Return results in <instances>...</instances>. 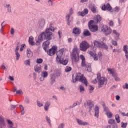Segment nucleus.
<instances>
[{
	"mask_svg": "<svg viewBox=\"0 0 128 128\" xmlns=\"http://www.w3.org/2000/svg\"><path fill=\"white\" fill-rule=\"evenodd\" d=\"M48 72L43 71L42 72L41 76L42 78H48Z\"/></svg>",
	"mask_w": 128,
	"mask_h": 128,
	"instance_id": "473e14b6",
	"label": "nucleus"
},
{
	"mask_svg": "<svg viewBox=\"0 0 128 128\" xmlns=\"http://www.w3.org/2000/svg\"><path fill=\"white\" fill-rule=\"evenodd\" d=\"M126 126H128V122L124 123V122H121V128H126Z\"/></svg>",
	"mask_w": 128,
	"mask_h": 128,
	"instance_id": "a19ab883",
	"label": "nucleus"
},
{
	"mask_svg": "<svg viewBox=\"0 0 128 128\" xmlns=\"http://www.w3.org/2000/svg\"><path fill=\"white\" fill-rule=\"evenodd\" d=\"M4 22L2 23L1 26H2V28L0 30V32L2 34V32H4V30L2 28H4Z\"/></svg>",
	"mask_w": 128,
	"mask_h": 128,
	"instance_id": "5fc2aeb1",
	"label": "nucleus"
},
{
	"mask_svg": "<svg viewBox=\"0 0 128 128\" xmlns=\"http://www.w3.org/2000/svg\"><path fill=\"white\" fill-rule=\"evenodd\" d=\"M50 106V102H46L45 104V105L44 106V110H46V112H48V108Z\"/></svg>",
	"mask_w": 128,
	"mask_h": 128,
	"instance_id": "cd10ccee",
	"label": "nucleus"
},
{
	"mask_svg": "<svg viewBox=\"0 0 128 128\" xmlns=\"http://www.w3.org/2000/svg\"><path fill=\"white\" fill-rule=\"evenodd\" d=\"M92 84H97L98 83V80H96V79H95L92 81Z\"/></svg>",
	"mask_w": 128,
	"mask_h": 128,
	"instance_id": "774afa93",
	"label": "nucleus"
},
{
	"mask_svg": "<svg viewBox=\"0 0 128 128\" xmlns=\"http://www.w3.org/2000/svg\"><path fill=\"white\" fill-rule=\"evenodd\" d=\"M24 64L26 66H30V60H26L24 62Z\"/></svg>",
	"mask_w": 128,
	"mask_h": 128,
	"instance_id": "58836bf2",
	"label": "nucleus"
},
{
	"mask_svg": "<svg viewBox=\"0 0 128 128\" xmlns=\"http://www.w3.org/2000/svg\"><path fill=\"white\" fill-rule=\"evenodd\" d=\"M46 120L48 122L49 124H50V118H48V116H46Z\"/></svg>",
	"mask_w": 128,
	"mask_h": 128,
	"instance_id": "6e6d98bb",
	"label": "nucleus"
},
{
	"mask_svg": "<svg viewBox=\"0 0 128 128\" xmlns=\"http://www.w3.org/2000/svg\"><path fill=\"white\" fill-rule=\"evenodd\" d=\"M43 60L42 59V58H38L36 60V62L37 64H42V62Z\"/></svg>",
	"mask_w": 128,
	"mask_h": 128,
	"instance_id": "3c124183",
	"label": "nucleus"
},
{
	"mask_svg": "<svg viewBox=\"0 0 128 128\" xmlns=\"http://www.w3.org/2000/svg\"><path fill=\"white\" fill-rule=\"evenodd\" d=\"M106 128H115L114 126L111 125V126H108Z\"/></svg>",
	"mask_w": 128,
	"mask_h": 128,
	"instance_id": "e2e57ef3",
	"label": "nucleus"
},
{
	"mask_svg": "<svg viewBox=\"0 0 128 128\" xmlns=\"http://www.w3.org/2000/svg\"><path fill=\"white\" fill-rule=\"evenodd\" d=\"M1 68L2 70H6V66H4V64H2V66H1Z\"/></svg>",
	"mask_w": 128,
	"mask_h": 128,
	"instance_id": "13d9d810",
	"label": "nucleus"
},
{
	"mask_svg": "<svg viewBox=\"0 0 128 128\" xmlns=\"http://www.w3.org/2000/svg\"><path fill=\"white\" fill-rule=\"evenodd\" d=\"M101 30L105 36H110L112 32V28L106 25H104L102 27Z\"/></svg>",
	"mask_w": 128,
	"mask_h": 128,
	"instance_id": "0eeeda50",
	"label": "nucleus"
},
{
	"mask_svg": "<svg viewBox=\"0 0 128 128\" xmlns=\"http://www.w3.org/2000/svg\"><path fill=\"white\" fill-rule=\"evenodd\" d=\"M7 122L8 123V124L10 128H12V126H14V123L12 122V120H8Z\"/></svg>",
	"mask_w": 128,
	"mask_h": 128,
	"instance_id": "c9c22d12",
	"label": "nucleus"
},
{
	"mask_svg": "<svg viewBox=\"0 0 128 128\" xmlns=\"http://www.w3.org/2000/svg\"><path fill=\"white\" fill-rule=\"evenodd\" d=\"M77 80H79V82H81L82 84L86 86H88V80H86V78L84 76V74H82L80 73H76V79H73V82H76Z\"/></svg>",
	"mask_w": 128,
	"mask_h": 128,
	"instance_id": "7ed1b4c3",
	"label": "nucleus"
},
{
	"mask_svg": "<svg viewBox=\"0 0 128 128\" xmlns=\"http://www.w3.org/2000/svg\"><path fill=\"white\" fill-rule=\"evenodd\" d=\"M94 46L97 48H105V50H108V46L104 43V42H100L97 40H95L94 42Z\"/></svg>",
	"mask_w": 128,
	"mask_h": 128,
	"instance_id": "9b49d317",
	"label": "nucleus"
},
{
	"mask_svg": "<svg viewBox=\"0 0 128 128\" xmlns=\"http://www.w3.org/2000/svg\"><path fill=\"white\" fill-rule=\"evenodd\" d=\"M123 50L125 52V56L126 60H128V45H125L123 47Z\"/></svg>",
	"mask_w": 128,
	"mask_h": 128,
	"instance_id": "6ab92c4d",
	"label": "nucleus"
},
{
	"mask_svg": "<svg viewBox=\"0 0 128 128\" xmlns=\"http://www.w3.org/2000/svg\"><path fill=\"white\" fill-rule=\"evenodd\" d=\"M108 122L110 124H114V120L110 119L108 120Z\"/></svg>",
	"mask_w": 128,
	"mask_h": 128,
	"instance_id": "a18cd8bd",
	"label": "nucleus"
},
{
	"mask_svg": "<svg viewBox=\"0 0 128 128\" xmlns=\"http://www.w3.org/2000/svg\"><path fill=\"white\" fill-rule=\"evenodd\" d=\"M108 25L110 26H114V21L112 20H110L109 22H108Z\"/></svg>",
	"mask_w": 128,
	"mask_h": 128,
	"instance_id": "8fccbe9b",
	"label": "nucleus"
},
{
	"mask_svg": "<svg viewBox=\"0 0 128 128\" xmlns=\"http://www.w3.org/2000/svg\"><path fill=\"white\" fill-rule=\"evenodd\" d=\"M26 48V45L25 44H22L21 45V47L20 48V52H22L24 50V48Z\"/></svg>",
	"mask_w": 128,
	"mask_h": 128,
	"instance_id": "09e8293b",
	"label": "nucleus"
},
{
	"mask_svg": "<svg viewBox=\"0 0 128 128\" xmlns=\"http://www.w3.org/2000/svg\"><path fill=\"white\" fill-rule=\"evenodd\" d=\"M80 50L82 52H86L88 48H90V44L88 42L86 41H82L80 46Z\"/></svg>",
	"mask_w": 128,
	"mask_h": 128,
	"instance_id": "9d476101",
	"label": "nucleus"
},
{
	"mask_svg": "<svg viewBox=\"0 0 128 128\" xmlns=\"http://www.w3.org/2000/svg\"><path fill=\"white\" fill-rule=\"evenodd\" d=\"M112 44H113V46H118V42L116 40H112Z\"/></svg>",
	"mask_w": 128,
	"mask_h": 128,
	"instance_id": "603ef678",
	"label": "nucleus"
},
{
	"mask_svg": "<svg viewBox=\"0 0 128 128\" xmlns=\"http://www.w3.org/2000/svg\"><path fill=\"white\" fill-rule=\"evenodd\" d=\"M48 4L49 6H52V0H48Z\"/></svg>",
	"mask_w": 128,
	"mask_h": 128,
	"instance_id": "0e129e2a",
	"label": "nucleus"
},
{
	"mask_svg": "<svg viewBox=\"0 0 128 128\" xmlns=\"http://www.w3.org/2000/svg\"><path fill=\"white\" fill-rule=\"evenodd\" d=\"M11 34H14V28H12L10 30Z\"/></svg>",
	"mask_w": 128,
	"mask_h": 128,
	"instance_id": "4d7b16f0",
	"label": "nucleus"
},
{
	"mask_svg": "<svg viewBox=\"0 0 128 128\" xmlns=\"http://www.w3.org/2000/svg\"><path fill=\"white\" fill-rule=\"evenodd\" d=\"M88 26L89 30H90V32H98V25L94 24V20H90L88 22Z\"/></svg>",
	"mask_w": 128,
	"mask_h": 128,
	"instance_id": "6e6552de",
	"label": "nucleus"
},
{
	"mask_svg": "<svg viewBox=\"0 0 128 128\" xmlns=\"http://www.w3.org/2000/svg\"><path fill=\"white\" fill-rule=\"evenodd\" d=\"M120 7L118 6H116L115 8H114V10L116 12H120Z\"/></svg>",
	"mask_w": 128,
	"mask_h": 128,
	"instance_id": "49530a36",
	"label": "nucleus"
},
{
	"mask_svg": "<svg viewBox=\"0 0 128 128\" xmlns=\"http://www.w3.org/2000/svg\"><path fill=\"white\" fill-rule=\"evenodd\" d=\"M102 10H108L111 12H112L113 11L112 8V6L110 4H107L106 5L104 4L103 6H102Z\"/></svg>",
	"mask_w": 128,
	"mask_h": 128,
	"instance_id": "ddd939ff",
	"label": "nucleus"
},
{
	"mask_svg": "<svg viewBox=\"0 0 128 128\" xmlns=\"http://www.w3.org/2000/svg\"><path fill=\"white\" fill-rule=\"evenodd\" d=\"M37 104H38V106H39V108H40L41 106H44L42 103L40 102H37Z\"/></svg>",
	"mask_w": 128,
	"mask_h": 128,
	"instance_id": "864d4df0",
	"label": "nucleus"
},
{
	"mask_svg": "<svg viewBox=\"0 0 128 128\" xmlns=\"http://www.w3.org/2000/svg\"><path fill=\"white\" fill-rule=\"evenodd\" d=\"M94 20H96V22H100V20H102V17L100 15H97L95 16Z\"/></svg>",
	"mask_w": 128,
	"mask_h": 128,
	"instance_id": "2f4dec72",
	"label": "nucleus"
},
{
	"mask_svg": "<svg viewBox=\"0 0 128 128\" xmlns=\"http://www.w3.org/2000/svg\"><path fill=\"white\" fill-rule=\"evenodd\" d=\"M51 84H52L56 82V74H52L50 75Z\"/></svg>",
	"mask_w": 128,
	"mask_h": 128,
	"instance_id": "a878e982",
	"label": "nucleus"
},
{
	"mask_svg": "<svg viewBox=\"0 0 128 128\" xmlns=\"http://www.w3.org/2000/svg\"><path fill=\"white\" fill-rule=\"evenodd\" d=\"M112 33L114 34V38L116 40H118L120 39V34L118 33V32H116V30H112Z\"/></svg>",
	"mask_w": 128,
	"mask_h": 128,
	"instance_id": "412c9836",
	"label": "nucleus"
},
{
	"mask_svg": "<svg viewBox=\"0 0 128 128\" xmlns=\"http://www.w3.org/2000/svg\"><path fill=\"white\" fill-rule=\"evenodd\" d=\"M71 70H72V68L71 67L66 66L65 68V72H70Z\"/></svg>",
	"mask_w": 128,
	"mask_h": 128,
	"instance_id": "79ce46f5",
	"label": "nucleus"
},
{
	"mask_svg": "<svg viewBox=\"0 0 128 128\" xmlns=\"http://www.w3.org/2000/svg\"><path fill=\"white\" fill-rule=\"evenodd\" d=\"M34 70L36 72H42V66H34Z\"/></svg>",
	"mask_w": 128,
	"mask_h": 128,
	"instance_id": "393cba45",
	"label": "nucleus"
},
{
	"mask_svg": "<svg viewBox=\"0 0 128 128\" xmlns=\"http://www.w3.org/2000/svg\"><path fill=\"white\" fill-rule=\"evenodd\" d=\"M72 62H78L80 60V56L78 55V47L74 46L72 55Z\"/></svg>",
	"mask_w": 128,
	"mask_h": 128,
	"instance_id": "20e7f679",
	"label": "nucleus"
},
{
	"mask_svg": "<svg viewBox=\"0 0 128 128\" xmlns=\"http://www.w3.org/2000/svg\"><path fill=\"white\" fill-rule=\"evenodd\" d=\"M92 12H94V14H96V7L94 5H91L89 6Z\"/></svg>",
	"mask_w": 128,
	"mask_h": 128,
	"instance_id": "c756f323",
	"label": "nucleus"
},
{
	"mask_svg": "<svg viewBox=\"0 0 128 128\" xmlns=\"http://www.w3.org/2000/svg\"><path fill=\"white\" fill-rule=\"evenodd\" d=\"M102 74L100 73L97 74V80H98V88H102L104 84H106L108 80L104 77H101Z\"/></svg>",
	"mask_w": 128,
	"mask_h": 128,
	"instance_id": "39448f33",
	"label": "nucleus"
},
{
	"mask_svg": "<svg viewBox=\"0 0 128 128\" xmlns=\"http://www.w3.org/2000/svg\"><path fill=\"white\" fill-rule=\"evenodd\" d=\"M16 94H22L24 92H22V90H19L16 92Z\"/></svg>",
	"mask_w": 128,
	"mask_h": 128,
	"instance_id": "de8ad7c7",
	"label": "nucleus"
},
{
	"mask_svg": "<svg viewBox=\"0 0 128 128\" xmlns=\"http://www.w3.org/2000/svg\"><path fill=\"white\" fill-rule=\"evenodd\" d=\"M50 42L48 40L43 43L42 46L44 50H46V49L48 48V46H50Z\"/></svg>",
	"mask_w": 128,
	"mask_h": 128,
	"instance_id": "a211bd4d",
	"label": "nucleus"
},
{
	"mask_svg": "<svg viewBox=\"0 0 128 128\" xmlns=\"http://www.w3.org/2000/svg\"><path fill=\"white\" fill-rule=\"evenodd\" d=\"M98 56L99 58H102V54L101 53V52H99L98 53Z\"/></svg>",
	"mask_w": 128,
	"mask_h": 128,
	"instance_id": "052dcab7",
	"label": "nucleus"
},
{
	"mask_svg": "<svg viewBox=\"0 0 128 128\" xmlns=\"http://www.w3.org/2000/svg\"><path fill=\"white\" fill-rule=\"evenodd\" d=\"M80 104V102H76V103H74L72 106H69V108H74L75 106H78Z\"/></svg>",
	"mask_w": 128,
	"mask_h": 128,
	"instance_id": "e433bc0d",
	"label": "nucleus"
},
{
	"mask_svg": "<svg viewBox=\"0 0 128 128\" xmlns=\"http://www.w3.org/2000/svg\"><path fill=\"white\" fill-rule=\"evenodd\" d=\"M94 112L95 116H96V118H98V114H100V108L98 107V106H95Z\"/></svg>",
	"mask_w": 128,
	"mask_h": 128,
	"instance_id": "4be33fe9",
	"label": "nucleus"
},
{
	"mask_svg": "<svg viewBox=\"0 0 128 128\" xmlns=\"http://www.w3.org/2000/svg\"><path fill=\"white\" fill-rule=\"evenodd\" d=\"M80 58L82 60L81 66H82V68H87L86 70L88 72H92L90 64L86 62V58H84V55H80Z\"/></svg>",
	"mask_w": 128,
	"mask_h": 128,
	"instance_id": "423d86ee",
	"label": "nucleus"
},
{
	"mask_svg": "<svg viewBox=\"0 0 128 128\" xmlns=\"http://www.w3.org/2000/svg\"><path fill=\"white\" fill-rule=\"evenodd\" d=\"M64 54V50L60 49L56 52V60L58 62V64H62L64 66L68 64V60H64L62 56Z\"/></svg>",
	"mask_w": 128,
	"mask_h": 128,
	"instance_id": "f03ea898",
	"label": "nucleus"
},
{
	"mask_svg": "<svg viewBox=\"0 0 128 128\" xmlns=\"http://www.w3.org/2000/svg\"><path fill=\"white\" fill-rule=\"evenodd\" d=\"M64 124H61L58 127V128H64Z\"/></svg>",
	"mask_w": 128,
	"mask_h": 128,
	"instance_id": "69168bd1",
	"label": "nucleus"
},
{
	"mask_svg": "<svg viewBox=\"0 0 128 128\" xmlns=\"http://www.w3.org/2000/svg\"><path fill=\"white\" fill-rule=\"evenodd\" d=\"M15 54L16 56V60H20V54L18 52H16Z\"/></svg>",
	"mask_w": 128,
	"mask_h": 128,
	"instance_id": "4c0bfd02",
	"label": "nucleus"
},
{
	"mask_svg": "<svg viewBox=\"0 0 128 128\" xmlns=\"http://www.w3.org/2000/svg\"><path fill=\"white\" fill-rule=\"evenodd\" d=\"M116 120L117 122L120 123V115L118 114H116L115 116Z\"/></svg>",
	"mask_w": 128,
	"mask_h": 128,
	"instance_id": "ea45409f",
	"label": "nucleus"
},
{
	"mask_svg": "<svg viewBox=\"0 0 128 128\" xmlns=\"http://www.w3.org/2000/svg\"><path fill=\"white\" fill-rule=\"evenodd\" d=\"M44 24H46V20L44 18H41L39 20L38 26L39 28H44Z\"/></svg>",
	"mask_w": 128,
	"mask_h": 128,
	"instance_id": "2eb2a0df",
	"label": "nucleus"
},
{
	"mask_svg": "<svg viewBox=\"0 0 128 128\" xmlns=\"http://www.w3.org/2000/svg\"><path fill=\"white\" fill-rule=\"evenodd\" d=\"M73 32L74 34H80V30L78 28H75L73 29Z\"/></svg>",
	"mask_w": 128,
	"mask_h": 128,
	"instance_id": "c85d7f7f",
	"label": "nucleus"
},
{
	"mask_svg": "<svg viewBox=\"0 0 128 128\" xmlns=\"http://www.w3.org/2000/svg\"><path fill=\"white\" fill-rule=\"evenodd\" d=\"M84 35L85 36H90V32L88 30H85L84 32Z\"/></svg>",
	"mask_w": 128,
	"mask_h": 128,
	"instance_id": "72a5a7b5",
	"label": "nucleus"
},
{
	"mask_svg": "<svg viewBox=\"0 0 128 128\" xmlns=\"http://www.w3.org/2000/svg\"><path fill=\"white\" fill-rule=\"evenodd\" d=\"M108 72L110 74H112V76H113L116 82H120V79L118 77V74H116V71L114 69H112L110 68H108Z\"/></svg>",
	"mask_w": 128,
	"mask_h": 128,
	"instance_id": "1a4fd4ad",
	"label": "nucleus"
},
{
	"mask_svg": "<svg viewBox=\"0 0 128 128\" xmlns=\"http://www.w3.org/2000/svg\"><path fill=\"white\" fill-rule=\"evenodd\" d=\"M26 54H27L28 58H32V56H33L32 52L30 49L29 48H28L27 49Z\"/></svg>",
	"mask_w": 128,
	"mask_h": 128,
	"instance_id": "b1692460",
	"label": "nucleus"
},
{
	"mask_svg": "<svg viewBox=\"0 0 128 128\" xmlns=\"http://www.w3.org/2000/svg\"><path fill=\"white\" fill-rule=\"evenodd\" d=\"M54 32V28L52 26H50V28H47L44 32L40 34L38 37V40L36 42V44L38 46L40 42H42L43 40L46 39L50 40H52V32Z\"/></svg>",
	"mask_w": 128,
	"mask_h": 128,
	"instance_id": "f257e3e1",
	"label": "nucleus"
},
{
	"mask_svg": "<svg viewBox=\"0 0 128 128\" xmlns=\"http://www.w3.org/2000/svg\"><path fill=\"white\" fill-rule=\"evenodd\" d=\"M88 14V10L87 8L84 10V12H78V14L79 16H84L86 14Z\"/></svg>",
	"mask_w": 128,
	"mask_h": 128,
	"instance_id": "aec40b11",
	"label": "nucleus"
},
{
	"mask_svg": "<svg viewBox=\"0 0 128 128\" xmlns=\"http://www.w3.org/2000/svg\"><path fill=\"white\" fill-rule=\"evenodd\" d=\"M20 50V48L18 46H17L15 49V53L18 52V50Z\"/></svg>",
	"mask_w": 128,
	"mask_h": 128,
	"instance_id": "bf43d9fd",
	"label": "nucleus"
},
{
	"mask_svg": "<svg viewBox=\"0 0 128 128\" xmlns=\"http://www.w3.org/2000/svg\"><path fill=\"white\" fill-rule=\"evenodd\" d=\"M56 50H58V47L56 46H52V48L49 50L47 52V54H48V56H54V54H56Z\"/></svg>",
	"mask_w": 128,
	"mask_h": 128,
	"instance_id": "f8f14e48",
	"label": "nucleus"
},
{
	"mask_svg": "<svg viewBox=\"0 0 128 128\" xmlns=\"http://www.w3.org/2000/svg\"><path fill=\"white\" fill-rule=\"evenodd\" d=\"M84 106L86 108L88 106L90 108V110H92V108H94V102H92V100L87 101L86 103L84 104Z\"/></svg>",
	"mask_w": 128,
	"mask_h": 128,
	"instance_id": "4468645a",
	"label": "nucleus"
},
{
	"mask_svg": "<svg viewBox=\"0 0 128 128\" xmlns=\"http://www.w3.org/2000/svg\"><path fill=\"white\" fill-rule=\"evenodd\" d=\"M76 122L78 124H80V126H87L88 124V122H84L80 119H76Z\"/></svg>",
	"mask_w": 128,
	"mask_h": 128,
	"instance_id": "bb28decb",
	"label": "nucleus"
},
{
	"mask_svg": "<svg viewBox=\"0 0 128 128\" xmlns=\"http://www.w3.org/2000/svg\"><path fill=\"white\" fill-rule=\"evenodd\" d=\"M79 88H80V92L82 93L84 92V88L82 86H80Z\"/></svg>",
	"mask_w": 128,
	"mask_h": 128,
	"instance_id": "37998d69",
	"label": "nucleus"
},
{
	"mask_svg": "<svg viewBox=\"0 0 128 128\" xmlns=\"http://www.w3.org/2000/svg\"><path fill=\"white\" fill-rule=\"evenodd\" d=\"M0 126H6L4 118V117L2 116H0Z\"/></svg>",
	"mask_w": 128,
	"mask_h": 128,
	"instance_id": "5701e85b",
	"label": "nucleus"
},
{
	"mask_svg": "<svg viewBox=\"0 0 128 128\" xmlns=\"http://www.w3.org/2000/svg\"><path fill=\"white\" fill-rule=\"evenodd\" d=\"M104 112H106V114L109 118H110L112 117V113L110 111V110H108V108H104Z\"/></svg>",
	"mask_w": 128,
	"mask_h": 128,
	"instance_id": "dca6fc26",
	"label": "nucleus"
},
{
	"mask_svg": "<svg viewBox=\"0 0 128 128\" xmlns=\"http://www.w3.org/2000/svg\"><path fill=\"white\" fill-rule=\"evenodd\" d=\"M4 6L5 8H8V12H12V10L10 9V4H5Z\"/></svg>",
	"mask_w": 128,
	"mask_h": 128,
	"instance_id": "f704fd0d",
	"label": "nucleus"
},
{
	"mask_svg": "<svg viewBox=\"0 0 128 128\" xmlns=\"http://www.w3.org/2000/svg\"><path fill=\"white\" fill-rule=\"evenodd\" d=\"M70 18V15L67 14L66 16V19L68 20V22H69Z\"/></svg>",
	"mask_w": 128,
	"mask_h": 128,
	"instance_id": "338daca9",
	"label": "nucleus"
},
{
	"mask_svg": "<svg viewBox=\"0 0 128 128\" xmlns=\"http://www.w3.org/2000/svg\"><path fill=\"white\" fill-rule=\"evenodd\" d=\"M28 42L30 44L31 46H34V37H32V36H30L29 38Z\"/></svg>",
	"mask_w": 128,
	"mask_h": 128,
	"instance_id": "7c9ffc66",
	"label": "nucleus"
},
{
	"mask_svg": "<svg viewBox=\"0 0 128 128\" xmlns=\"http://www.w3.org/2000/svg\"><path fill=\"white\" fill-rule=\"evenodd\" d=\"M90 92H92V90H94V86H90Z\"/></svg>",
	"mask_w": 128,
	"mask_h": 128,
	"instance_id": "680f3d73",
	"label": "nucleus"
},
{
	"mask_svg": "<svg viewBox=\"0 0 128 128\" xmlns=\"http://www.w3.org/2000/svg\"><path fill=\"white\" fill-rule=\"evenodd\" d=\"M88 54H89L91 56L94 58V60H98V58L96 56V52L88 51Z\"/></svg>",
	"mask_w": 128,
	"mask_h": 128,
	"instance_id": "f3484780",
	"label": "nucleus"
},
{
	"mask_svg": "<svg viewBox=\"0 0 128 128\" xmlns=\"http://www.w3.org/2000/svg\"><path fill=\"white\" fill-rule=\"evenodd\" d=\"M122 88L124 90H128V83H126L124 85L122 86Z\"/></svg>",
	"mask_w": 128,
	"mask_h": 128,
	"instance_id": "c03bdc74",
	"label": "nucleus"
}]
</instances>
